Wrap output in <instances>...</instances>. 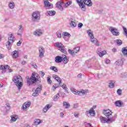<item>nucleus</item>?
<instances>
[{
	"label": "nucleus",
	"mask_w": 127,
	"mask_h": 127,
	"mask_svg": "<svg viewBox=\"0 0 127 127\" xmlns=\"http://www.w3.org/2000/svg\"><path fill=\"white\" fill-rule=\"evenodd\" d=\"M39 77V75L37 74L36 72H33L30 77H27V82L28 85L30 86V85H34V84H36V82L38 81V77Z\"/></svg>",
	"instance_id": "f257e3e1"
},
{
	"label": "nucleus",
	"mask_w": 127,
	"mask_h": 127,
	"mask_svg": "<svg viewBox=\"0 0 127 127\" xmlns=\"http://www.w3.org/2000/svg\"><path fill=\"white\" fill-rule=\"evenodd\" d=\"M12 81L15 83L18 90H20V89L22 88V86H23V80L20 75L14 77L12 79Z\"/></svg>",
	"instance_id": "f03ea898"
},
{
	"label": "nucleus",
	"mask_w": 127,
	"mask_h": 127,
	"mask_svg": "<svg viewBox=\"0 0 127 127\" xmlns=\"http://www.w3.org/2000/svg\"><path fill=\"white\" fill-rule=\"evenodd\" d=\"M87 34H88L89 37H90L91 42H92V43H94L95 46H100V42H99V41H98V39H97V38H95L94 37V34H93V32L92 31V30H88L87 31Z\"/></svg>",
	"instance_id": "7ed1b4c3"
},
{
	"label": "nucleus",
	"mask_w": 127,
	"mask_h": 127,
	"mask_svg": "<svg viewBox=\"0 0 127 127\" xmlns=\"http://www.w3.org/2000/svg\"><path fill=\"white\" fill-rule=\"evenodd\" d=\"M14 41V37H13V35L12 34H11L10 36L8 37V41L6 43V46L9 50L10 48H11V46L12 45V43Z\"/></svg>",
	"instance_id": "20e7f679"
},
{
	"label": "nucleus",
	"mask_w": 127,
	"mask_h": 127,
	"mask_svg": "<svg viewBox=\"0 0 127 127\" xmlns=\"http://www.w3.org/2000/svg\"><path fill=\"white\" fill-rule=\"evenodd\" d=\"M40 19V13L38 11L33 12L32 15V21L36 22Z\"/></svg>",
	"instance_id": "39448f33"
},
{
	"label": "nucleus",
	"mask_w": 127,
	"mask_h": 127,
	"mask_svg": "<svg viewBox=\"0 0 127 127\" xmlns=\"http://www.w3.org/2000/svg\"><path fill=\"white\" fill-rule=\"evenodd\" d=\"M100 120L102 124H109L110 123H113L115 120L113 118L107 119L106 117L100 116Z\"/></svg>",
	"instance_id": "423d86ee"
},
{
	"label": "nucleus",
	"mask_w": 127,
	"mask_h": 127,
	"mask_svg": "<svg viewBox=\"0 0 127 127\" xmlns=\"http://www.w3.org/2000/svg\"><path fill=\"white\" fill-rule=\"evenodd\" d=\"M56 6L59 8V9H60V10H61V11H63L64 9V7L66 8L65 2H62L61 1H60L56 3Z\"/></svg>",
	"instance_id": "0eeeda50"
},
{
	"label": "nucleus",
	"mask_w": 127,
	"mask_h": 127,
	"mask_svg": "<svg viewBox=\"0 0 127 127\" xmlns=\"http://www.w3.org/2000/svg\"><path fill=\"white\" fill-rule=\"evenodd\" d=\"M109 30L112 33L113 35L115 36H119L120 35V32H119L117 28L110 27Z\"/></svg>",
	"instance_id": "6e6552de"
},
{
	"label": "nucleus",
	"mask_w": 127,
	"mask_h": 127,
	"mask_svg": "<svg viewBox=\"0 0 127 127\" xmlns=\"http://www.w3.org/2000/svg\"><path fill=\"white\" fill-rule=\"evenodd\" d=\"M103 114L108 119H113V117H111L112 114H113V113L111 110L109 109H104L103 111Z\"/></svg>",
	"instance_id": "1a4fd4ad"
},
{
	"label": "nucleus",
	"mask_w": 127,
	"mask_h": 127,
	"mask_svg": "<svg viewBox=\"0 0 127 127\" xmlns=\"http://www.w3.org/2000/svg\"><path fill=\"white\" fill-rule=\"evenodd\" d=\"M76 2L78 3L79 7L81 8L83 11H85L86 10V6L84 4V0H76Z\"/></svg>",
	"instance_id": "9d476101"
},
{
	"label": "nucleus",
	"mask_w": 127,
	"mask_h": 127,
	"mask_svg": "<svg viewBox=\"0 0 127 127\" xmlns=\"http://www.w3.org/2000/svg\"><path fill=\"white\" fill-rule=\"evenodd\" d=\"M42 89V85H39L38 88L36 89L35 92L33 93L32 96L33 97H37L39 96V93L41 92Z\"/></svg>",
	"instance_id": "9b49d317"
},
{
	"label": "nucleus",
	"mask_w": 127,
	"mask_h": 127,
	"mask_svg": "<svg viewBox=\"0 0 127 127\" xmlns=\"http://www.w3.org/2000/svg\"><path fill=\"white\" fill-rule=\"evenodd\" d=\"M96 52L98 54L99 57H103L104 55L107 54V51H106V50L102 51V49H101V48H98Z\"/></svg>",
	"instance_id": "f8f14e48"
},
{
	"label": "nucleus",
	"mask_w": 127,
	"mask_h": 127,
	"mask_svg": "<svg viewBox=\"0 0 127 127\" xmlns=\"http://www.w3.org/2000/svg\"><path fill=\"white\" fill-rule=\"evenodd\" d=\"M124 62H125V59H121L115 62V65L116 67H120L124 65Z\"/></svg>",
	"instance_id": "ddd939ff"
},
{
	"label": "nucleus",
	"mask_w": 127,
	"mask_h": 127,
	"mask_svg": "<svg viewBox=\"0 0 127 127\" xmlns=\"http://www.w3.org/2000/svg\"><path fill=\"white\" fill-rule=\"evenodd\" d=\"M39 57H40V58H43V57H44V54L45 53V49H44V48H43V47H40L39 48Z\"/></svg>",
	"instance_id": "4468645a"
},
{
	"label": "nucleus",
	"mask_w": 127,
	"mask_h": 127,
	"mask_svg": "<svg viewBox=\"0 0 127 127\" xmlns=\"http://www.w3.org/2000/svg\"><path fill=\"white\" fill-rule=\"evenodd\" d=\"M62 36L64 39L65 41H67L69 38L71 37V34L67 32H64Z\"/></svg>",
	"instance_id": "2eb2a0df"
},
{
	"label": "nucleus",
	"mask_w": 127,
	"mask_h": 127,
	"mask_svg": "<svg viewBox=\"0 0 127 127\" xmlns=\"http://www.w3.org/2000/svg\"><path fill=\"white\" fill-rule=\"evenodd\" d=\"M89 114L90 116H91V117H94V116H95L96 112H95V110H94V109H93V108H91L89 111H86L85 113L86 116H88Z\"/></svg>",
	"instance_id": "dca6fc26"
},
{
	"label": "nucleus",
	"mask_w": 127,
	"mask_h": 127,
	"mask_svg": "<svg viewBox=\"0 0 127 127\" xmlns=\"http://www.w3.org/2000/svg\"><path fill=\"white\" fill-rule=\"evenodd\" d=\"M44 0V4L45 7H48L49 8H51V4L49 2V0Z\"/></svg>",
	"instance_id": "f3484780"
},
{
	"label": "nucleus",
	"mask_w": 127,
	"mask_h": 127,
	"mask_svg": "<svg viewBox=\"0 0 127 127\" xmlns=\"http://www.w3.org/2000/svg\"><path fill=\"white\" fill-rule=\"evenodd\" d=\"M11 56L14 59H16L18 57V51L16 50L12 52Z\"/></svg>",
	"instance_id": "a211bd4d"
},
{
	"label": "nucleus",
	"mask_w": 127,
	"mask_h": 127,
	"mask_svg": "<svg viewBox=\"0 0 127 127\" xmlns=\"http://www.w3.org/2000/svg\"><path fill=\"white\" fill-rule=\"evenodd\" d=\"M83 2L84 4L88 5V6H92L93 5V3L91 0H83Z\"/></svg>",
	"instance_id": "6ab92c4d"
},
{
	"label": "nucleus",
	"mask_w": 127,
	"mask_h": 127,
	"mask_svg": "<svg viewBox=\"0 0 127 127\" xmlns=\"http://www.w3.org/2000/svg\"><path fill=\"white\" fill-rule=\"evenodd\" d=\"M62 61L64 64H67L69 62V59L67 58V56L65 55H63Z\"/></svg>",
	"instance_id": "aec40b11"
},
{
	"label": "nucleus",
	"mask_w": 127,
	"mask_h": 127,
	"mask_svg": "<svg viewBox=\"0 0 127 127\" xmlns=\"http://www.w3.org/2000/svg\"><path fill=\"white\" fill-rule=\"evenodd\" d=\"M19 28L17 32V35L19 36H21L22 35V32L23 31V28L22 27V25H20Z\"/></svg>",
	"instance_id": "412c9836"
},
{
	"label": "nucleus",
	"mask_w": 127,
	"mask_h": 127,
	"mask_svg": "<svg viewBox=\"0 0 127 127\" xmlns=\"http://www.w3.org/2000/svg\"><path fill=\"white\" fill-rule=\"evenodd\" d=\"M53 77L59 82V85H61L62 84V81L61 80V78L58 76L57 75H54Z\"/></svg>",
	"instance_id": "4be33fe9"
},
{
	"label": "nucleus",
	"mask_w": 127,
	"mask_h": 127,
	"mask_svg": "<svg viewBox=\"0 0 127 127\" xmlns=\"http://www.w3.org/2000/svg\"><path fill=\"white\" fill-rule=\"evenodd\" d=\"M121 51L124 56H125V57H127V47H123Z\"/></svg>",
	"instance_id": "5701e85b"
},
{
	"label": "nucleus",
	"mask_w": 127,
	"mask_h": 127,
	"mask_svg": "<svg viewBox=\"0 0 127 127\" xmlns=\"http://www.w3.org/2000/svg\"><path fill=\"white\" fill-rule=\"evenodd\" d=\"M63 57L58 56L55 58V61L57 63H61L63 60Z\"/></svg>",
	"instance_id": "b1692460"
},
{
	"label": "nucleus",
	"mask_w": 127,
	"mask_h": 127,
	"mask_svg": "<svg viewBox=\"0 0 127 127\" xmlns=\"http://www.w3.org/2000/svg\"><path fill=\"white\" fill-rule=\"evenodd\" d=\"M34 35H36V36H40V35H42V31L41 30H36L34 32Z\"/></svg>",
	"instance_id": "393cba45"
},
{
	"label": "nucleus",
	"mask_w": 127,
	"mask_h": 127,
	"mask_svg": "<svg viewBox=\"0 0 127 127\" xmlns=\"http://www.w3.org/2000/svg\"><path fill=\"white\" fill-rule=\"evenodd\" d=\"M30 102H25L22 107L23 110H26L27 108H29L30 107Z\"/></svg>",
	"instance_id": "a878e982"
},
{
	"label": "nucleus",
	"mask_w": 127,
	"mask_h": 127,
	"mask_svg": "<svg viewBox=\"0 0 127 127\" xmlns=\"http://www.w3.org/2000/svg\"><path fill=\"white\" fill-rule=\"evenodd\" d=\"M56 14V12L54 10H51V11H49L47 12V15L48 16V15L49 16H53V15H55Z\"/></svg>",
	"instance_id": "bb28decb"
},
{
	"label": "nucleus",
	"mask_w": 127,
	"mask_h": 127,
	"mask_svg": "<svg viewBox=\"0 0 127 127\" xmlns=\"http://www.w3.org/2000/svg\"><path fill=\"white\" fill-rule=\"evenodd\" d=\"M51 108V106H50V105H47L43 109L44 113H47V111H48V110H49V109H50Z\"/></svg>",
	"instance_id": "cd10ccee"
},
{
	"label": "nucleus",
	"mask_w": 127,
	"mask_h": 127,
	"mask_svg": "<svg viewBox=\"0 0 127 127\" xmlns=\"http://www.w3.org/2000/svg\"><path fill=\"white\" fill-rule=\"evenodd\" d=\"M115 81L114 80H111L109 82V87L111 89L115 88Z\"/></svg>",
	"instance_id": "c85d7f7f"
},
{
	"label": "nucleus",
	"mask_w": 127,
	"mask_h": 127,
	"mask_svg": "<svg viewBox=\"0 0 127 127\" xmlns=\"http://www.w3.org/2000/svg\"><path fill=\"white\" fill-rule=\"evenodd\" d=\"M115 104L116 107H119V108H121V107L123 106V103H122V101L120 100L116 101Z\"/></svg>",
	"instance_id": "c756f323"
},
{
	"label": "nucleus",
	"mask_w": 127,
	"mask_h": 127,
	"mask_svg": "<svg viewBox=\"0 0 127 127\" xmlns=\"http://www.w3.org/2000/svg\"><path fill=\"white\" fill-rule=\"evenodd\" d=\"M55 45L56 46V47H58V48H59L60 49H62L63 48L64 46L63 45H62V43H59V42H57L55 44Z\"/></svg>",
	"instance_id": "7c9ffc66"
},
{
	"label": "nucleus",
	"mask_w": 127,
	"mask_h": 127,
	"mask_svg": "<svg viewBox=\"0 0 127 127\" xmlns=\"http://www.w3.org/2000/svg\"><path fill=\"white\" fill-rule=\"evenodd\" d=\"M63 105L65 109H69L70 108V104L66 101L63 102Z\"/></svg>",
	"instance_id": "2f4dec72"
},
{
	"label": "nucleus",
	"mask_w": 127,
	"mask_h": 127,
	"mask_svg": "<svg viewBox=\"0 0 127 127\" xmlns=\"http://www.w3.org/2000/svg\"><path fill=\"white\" fill-rule=\"evenodd\" d=\"M8 6L11 9L14 8V2L13 1H10L9 3Z\"/></svg>",
	"instance_id": "473e14b6"
},
{
	"label": "nucleus",
	"mask_w": 127,
	"mask_h": 127,
	"mask_svg": "<svg viewBox=\"0 0 127 127\" xmlns=\"http://www.w3.org/2000/svg\"><path fill=\"white\" fill-rule=\"evenodd\" d=\"M62 88L64 90L65 92H66L67 94H69V92L68 91V88H67L66 84H63L62 86Z\"/></svg>",
	"instance_id": "72a5a7b5"
},
{
	"label": "nucleus",
	"mask_w": 127,
	"mask_h": 127,
	"mask_svg": "<svg viewBox=\"0 0 127 127\" xmlns=\"http://www.w3.org/2000/svg\"><path fill=\"white\" fill-rule=\"evenodd\" d=\"M16 120H17V116L15 115H13L11 117V122H16Z\"/></svg>",
	"instance_id": "f704fd0d"
},
{
	"label": "nucleus",
	"mask_w": 127,
	"mask_h": 127,
	"mask_svg": "<svg viewBox=\"0 0 127 127\" xmlns=\"http://www.w3.org/2000/svg\"><path fill=\"white\" fill-rule=\"evenodd\" d=\"M69 24L71 27H76L77 26V24L74 21L71 20Z\"/></svg>",
	"instance_id": "c9c22d12"
},
{
	"label": "nucleus",
	"mask_w": 127,
	"mask_h": 127,
	"mask_svg": "<svg viewBox=\"0 0 127 127\" xmlns=\"http://www.w3.org/2000/svg\"><path fill=\"white\" fill-rule=\"evenodd\" d=\"M68 51L69 54L71 55V56H75V55H76V54H75V52H74V50H71V49H68Z\"/></svg>",
	"instance_id": "e433bc0d"
},
{
	"label": "nucleus",
	"mask_w": 127,
	"mask_h": 127,
	"mask_svg": "<svg viewBox=\"0 0 127 127\" xmlns=\"http://www.w3.org/2000/svg\"><path fill=\"white\" fill-rule=\"evenodd\" d=\"M6 69H8V70H9L8 71L9 73L12 72V69L11 68H9V66H8V65H5L4 66V70H6Z\"/></svg>",
	"instance_id": "4c0bfd02"
},
{
	"label": "nucleus",
	"mask_w": 127,
	"mask_h": 127,
	"mask_svg": "<svg viewBox=\"0 0 127 127\" xmlns=\"http://www.w3.org/2000/svg\"><path fill=\"white\" fill-rule=\"evenodd\" d=\"M59 85H60V84H59H59H55L52 88V90H53V91H55L56 90V89H57V88H58V87H59Z\"/></svg>",
	"instance_id": "58836bf2"
},
{
	"label": "nucleus",
	"mask_w": 127,
	"mask_h": 127,
	"mask_svg": "<svg viewBox=\"0 0 127 127\" xmlns=\"http://www.w3.org/2000/svg\"><path fill=\"white\" fill-rule=\"evenodd\" d=\"M73 51L75 54H77L79 51H80V47H77L73 49Z\"/></svg>",
	"instance_id": "ea45409f"
},
{
	"label": "nucleus",
	"mask_w": 127,
	"mask_h": 127,
	"mask_svg": "<svg viewBox=\"0 0 127 127\" xmlns=\"http://www.w3.org/2000/svg\"><path fill=\"white\" fill-rule=\"evenodd\" d=\"M59 98H60V95H59V93H58L57 95H56L54 97V101H57V100H58V99H59Z\"/></svg>",
	"instance_id": "a19ab883"
},
{
	"label": "nucleus",
	"mask_w": 127,
	"mask_h": 127,
	"mask_svg": "<svg viewBox=\"0 0 127 127\" xmlns=\"http://www.w3.org/2000/svg\"><path fill=\"white\" fill-rule=\"evenodd\" d=\"M40 124H41V121H40V120L39 119H37V120H36V121L34 123V125H40Z\"/></svg>",
	"instance_id": "79ce46f5"
},
{
	"label": "nucleus",
	"mask_w": 127,
	"mask_h": 127,
	"mask_svg": "<svg viewBox=\"0 0 127 127\" xmlns=\"http://www.w3.org/2000/svg\"><path fill=\"white\" fill-rule=\"evenodd\" d=\"M48 84L51 85L52 84V80H51V76H49L47 77Z\"/></svg>",
	"instance_id": "37998d69"
},
{
	"label": "nucleus",
	"mask_w": 127,
	"mask_h": 127,
	"mask_svg": "<svg viewBox=\"0 0 127 127\" xmlns=\"http://www.w3.org/2000/svg\"><path fill=\"white\" fill-rule=\"evenodd\" d=\"M50 69L54 71L55 72H58V69H57L55 66H51Z\"/></svg>",
	"instance_id": "c03bdc74"
},
{
	"label": "nucleus",
	"mask_w": 127,
	"mask_h": 127,
	"mask_svg": "<svg viewBox=\"0 0 127 127\" xmlns=\"http://www.w3.org/2000/svg\"><path fill=\"white\" fill-rule=\"evenodd\" d=\"M70 90L71 92H72V93H73V94H74L75 95H76V94L78 93V91H76L75 89L73 88H71L70 89Z\"/></svg>",
	"instance_id": "a18cd8bd"
},
{
	"label": "nucleus",
	"mask_w": 127,
	"mask_h": 127,
	"mask_svg": "<svg viewBox=\"0 0 127 127\" xmlns=\"http://www.w3.org/2000/svg\"><path fill=\"white\" fill-rule=\"evenodd\" d=\"M116 42L117 43V45H119V46H121V45L123 44V41L121 40H117Z\"/></svg>",
	"instance_id": "49530a36"
},
{
	"label": "nucleus",
	"mask_w": 127,
	"mask_h": 127,
	"mask_svg": "<svg viewBox=\"0 0 127 127\" xmlns=\"http://www.w3.org/2000/svg\"><path fill=\"white\" fill-rule=\"evenodd\" d=\"M57 37H58L59 38H61V37H62V35L61 34V32H57Z\"/></svg>",
	"instance_id": "de8ad7c7"
},
{
	"label": "nucleus",
	"mask_w": 127,
	"mask_h": 127,
	"mask_svg": "<svg viewBox=\"0 0 127 127\" xmlns=\"http://www.w3.org/2000/svg\"><path fill=\"white\" fill-rule=\"evenodd\" d=\"M121 75L122 78H127V72H123Z\"/></svg>",
	"instance_id": "09e8293b"
},
{
	"label": "nucleus",
	"mask_w": 127,
	"mask_h": 127,
	"mask_svg": "<svg viewBox=\"0 0 127 127\" xmlns=\"http://www.w3.org/2000/svg\"><path fill=\"white\" fill-rule=\"evenodd\" d=\"M122 90L121 89H119L117 90V94L119 95V96H122Z\"/></svg>",
	"instance_id": "8fccbe9b"
},
{
	"label": "nucleus",
	"mask_w": 127,
	"mask_h": 127,
	"mask_svg": "<svg viewBox=\"0 0 127 127\" xmlns=\"http://www.w3.org/2000/svg\"><path fill=\"white\" fill-rule=\"evenodd\" d=\"M61 51L63 53H64V54H67V51L66 50L64 49V48H63L62 49H61Z\"/></svg>",
	"instance_id": "3c124183"
},
{
	"label": "nucleus",
	"mask_w": 127,
	"mask_h": 127,
	"mask_svg": "<svg viewBox=\"0 0 127 127\" xmlns=\"http://www.w3.org/2000/svg\"><path fill=\"white\" fill-rule=\"evenodd\" d=\"M0 69L2 70V73H5V71L4 70V65H0Z\"/></svg>",
	"instance_id": "603ef678"
},
{
	"label": "nucleus",
	"mask_w": 127,
	"mask_h": 127,
	"mask_svg": "<svg viewBox=\"0 0 127 127\" xmlns=\"http://www.w3.org/2000/svg\"><path fill=\"white\" fill-rule=\"evenodd\" d=\"M81 93H82V94H83V95H85V94H86V91L85 90H82L81 91H78V95H80V94H81Z\"/></svg>",
	"instance_id": "864d4df0"
},
{
	"label": "nucleus",
	"mask_w": 127,
	"mask_h": 127,
	"mask_svg": "<svg viewBox=\"0 0 127 127\" xmlns=\"http://www.w3.org/2000/svg\"><path fill=\"white\" fill-rule=\"evenodd\" d=\"M32 66L33 68H35V69H36V68H37V65H36V64L35 63H32Z\"/></svg>",
	"instance_id": "5fc2aeb1"
},
{
	"label": "nucleus",
	"mask_w": 127,
	"mask_h": 127,
	"mask_svg": "<svg viewBox=\"0 0 127 127\" xmlns=\"http://www.w3.org/2000/svg\"><path fill=\"white\" fill-rule=\"evenodd\" d=\"M83 26V23H79L78 24V27H79V28H82V27Z\"/></svg>",
	"instance_id": "6e6d98bb"
},
{
	"label": "nucleus",
	"mask_w": 127,
	"mask_h": 127,
	"mask_svg": "<svg viewBox=\"0 0 127 127\" xmlns=\"http://www.w3.org/2000/svg\"><path fill=\"white\" fill-rule=\"evenodd\" d=\"M78 108V104L75 103L73 105V109H77Z\"/></svg>",
	"instance_id": "4d7b16f0"
},
{
	"label": "nucleus",
	"mask_w": 127,
	"mask_h": 127,
	"mask_svg": "<svg viewBox=\"0 0 127 127\" xmlns=\"http://www.w3.org/2000/svg\"><path fill=\"white\" fill-rule=\"evenodd\" d=\"M21 43H22V42L19 41L17 43V46H20V45H21Z\"/></svg>",
	"instance_id": "13d9d810"
},
{
	"label": "nucleus",
	"mask_w": 127,
	"mask_h": 127,
	"mask_svg": "<svg viewBox=\"0 0 127 127\" xmlns=\"http://www.w3.org/2000/svg\"><path fill=\"white\" fill-rule=\"evenodd\" d=\"M82 76H83V74H82V73H79L77 75V77L79 78V79H81L82 78Z\"/></svg>",
	"instance_id": "bf43d9fd"
},
{
	"label": "nucleus",
	"mask_w": 127,
	"mask_h": 127,
	"mask_svg": "<svg viewBox=\"0 0 127 127\" xmlns=\"http://www.w3.org/2000/svg\"><path fill=\"white\" fill-rule=\"evenodd\" d=\"M105 63L106 64H110V63H111V61H110V60H106V61H105Z\"/></svg>",
	"instance_id": "052dcab7"
},
{
	"label": "nucleus",
	"mask_w": 127,
	"mask_h": 127,
	"mask_svg": "<svg viewBox=\"0 0 127 127\" xmlns=\"http://www.w3.org/2000/svg\"><path fill=\"white\" fill-rule=\"evenodd\" d=\"M26 61H23L22 62L21 64L22 65H26Z\"/></svg>",
	"instance_id": "680f3d73"
},
{
	"label": "nucleus",
	"mask_w": 127,
	"mask_h": 127,
	"mask_svg": "<svg viewBox=\"0 0 127 127\" xmlns=\"http://www.w3.org/2000/svg\"><path fill=\"white\" fill-rule=\"evenodd\" d=\"M74 116L75 118H78L79 114H77L76 113H74Z\"/></svg>",
	"instance_id": "e2e57ef3"
},
{
	"label": "nucleus",
	"mask_w": 127,
	"mask_h": 127,
	"mask_svg": "<svg viewBox=\"0 0 127 127\" xmlns=\"http://www.w3.org/2000/svg\"><path fill=\"white\" fill-rule=\"evenodd\" d=\"M66 3L68 6H69V5H70V4H72V1H68Z\"/></svg>",
	"instance_id": "0e129e2a"
},
{
	"label": "nucleus",
	"mask_w": 127,
	"mask_h": 127,
	"mask_svg": "<svg viewBox=\"0 0 127 127\" xmlns=\"http://www.w3.org/2000/svg\"><path fill=\"white\" fill-rule=\"evenodd\" d=\"M6 106L7 108H7L8 110H9V109H10V106L9 105V104H6Z\"/></svg>",
	"instance_id": "69168bd1"
},
{
	"label": "nucleus",
	"mask_w": 127,
	"mask_h": 127,
	"mask_svg": "<svg viewBox=\"0 0 127 127\" xmlns=\"http://www.w3.org/2000/svg\"><path fill=\"white\" fill-rule=\"evenodd\" d=\"M64 114L63 113H60V117H61V118H64Z\"/></svg>",
	"instance_id": "338daca9"
},
{
	"label": "nucleus",
	"mask_w": 127,
	"mask_h": 127,
	"mask_svg": "<svg viewBox=\"0 0 127 127\" xmlns=\"http://www.w3.org/2000/svg\"><path fill=\"white\" fill-rule=\"evenodd\" d=\"M112 51H113V52H114V53L117 52V49H116V48H113V49H112Z\"/></svg>",
	"instance_id": "774afa93"
}]
</instances>
